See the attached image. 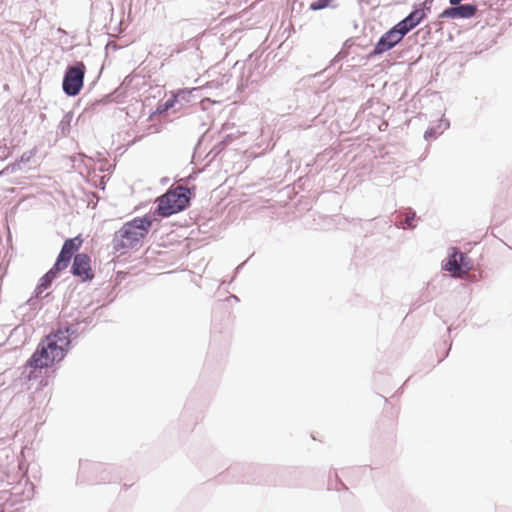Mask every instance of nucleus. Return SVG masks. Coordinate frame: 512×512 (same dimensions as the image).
Wrapping results in <instances>:
<instances>
[{
	"label": "nucleus",
	"mask_w": 512,
	"mask_h": 512,
	"mask_svg": "<svg viewBox=\"0 0 512 512\" xmlns=\"http://www.w3.org/2000/svg\"><path fill=\"white\" fill-rule=\"evenodd\" d=\"M80 326L81 322L78 319L73 323L60 324L56 331L40 341L25 366L43 369L62 361L70 349L71 341L84 332L85 329H81Z\"/></svg>",
	"instance_id": "obj_1"
},
{
	"label": "nucleus",
	"mask_w": 512,
	"mask_h": 512,
	"mask_svg": "<svg viewBox=\"0 0 512 512\" xmlns=\"http://www.w3.org/2000/svg\"><path fill=\"white\" fill-rule=\"evenodd\" d=\"M231 298H233L235 301H239V298L236 295H231Z\"/></svg>",
	"instance_id": "obj_27"
},
{
	"label": "nucleus",
	"mask_w": 512,
	"mask_h": 512,
	"mask_svg": "<svg viewBox=\"0 0 512 512\" xmlns=\"http://www.w3.org/2000/svg\"><path fill=\"white\" fill-rule=\"evenodd\" d=\"M92 320V317L88 316L83 318L82 320H79V322H81V324H85L86 326H88L89 324L92 323Z\"/></svg>",
	"instance_id": "obj_23"
},
{
	"label": "nucleus",
	"mask_w": 512,
	"mask_h": 512,
	"mask_svg": "<svg viewBox=\"0 0 512 512\" xmlns=\"http://www.w3.org/2000/svg\"><path fill=\"white\" fill-rule=\"evenodd\" d=\"M244 264H245V262H243L242 264L237 266V268L235 269V274H237L239 271H241V268L243 267Z\"/></svg>",
	"instance_id": "obj_25"
},
{
	"label": "nucleus",
	"mask_w": 512,
	"mask_h": 512,
	"mask_svg": "<svg viewBox=\"0 0 512 512\" xmlns=\"http://www.w3.org/2000/svg\"><path fill=\"white\" fill-rule=\"evenodd\" d=\"M478 7L473 3L460 4L457 6H449L440 14L439 18L443 19H469L476 15Z\"/></svg>",
	"instance_id": "obj_7"
},
{
	"label": "nucleus",
	"mask_w": 512,
	"mask_h": 512,
	"mask_svg": "<svg viewBox=\"0 0 512 512\" xmlns=\"http://www.w3.org/2000/svg\"><path fill=\"white\" fill-rule=\"evenodd\" d=\"M81 244L82 239L79 236H77L74 238L66 239L62 248L64 249V251H67L68 253H70V255L74 257L76 255L75 253L79 250Z\"/></svg>",
	"instance_id": "obj_14"
},
{
	"label": "nucleus",
	"mask_w": 512,
	"mask_h": 512,
	"mask_svg": "<svg viewBox=\"0 0 512 512\" xmlns=\"http://www.w3.org/2000/svg\"><path fill=\"white\" fill-rule=\"evenodd\" d=\"M196 89H181L178 90L177 93L173 94L174 97H177V103H180L181 106L183 103H187L190 100V96Z\"/></svg>",
	"instance_id": "obj_16"
},
{
	"label": "nucleus",
	"mask_w": 512,
	"mask_h": 512,
	"mask_svg": "<svg viewBox=\"0 0 512 512\" xmlns=\"http://www.w3.org/2000/svg\"><path fill=\"white\" fill-rule=\"evenodd\" d=\"M192 196L193 192L187 186L171 187L158 197L155 213L166 218L184 211L190 206Z\"/></svg>",
	"instance_id": "obj_4"
},
{
	"label": "nucleus",
	"mask_w": 512,
	"mask_h": 512,
	"mask_svg": "<svg viewBox=\"0 0 512 512\" xmlns=\"http://www.w3.org/2000/svg\"><path fill=\"white\" fill-rule=\"evenodd\" d=\"M58 270H54V267H51L40 279L35 287V296H40L45 290L49 289L53 283V281L59 275Z\"/></svg>",
	"instance_id": "obj_8"
},
{
	"label": "nucleus",
	"mask_w": 512,
	"mask_h": 512,
	"mask_svg": "<svg viewBox=\"0 0 512 512\" xmlns=\"http://www.w3.org/2000/svg\"><path fill=\"white\" fill-rule=\"evenodd\" d=\"M152 224L153 218L149 214L135 217L124 223L113 235V251L125 253L129 249L137 248L141 240L149 233Z\"/></svg>",
	"instance_id": "obj_2"
},
{
	"label": "nucleus",
	"mask_w": 512,
	"mask_h": 512,
	"mask_svg": "<svg viewBox=\"0 0 512 512\" xmlns=\"http://www.w3.org/2000/svg\"><path fill=\"white\" fill-rule=\"evenodd\" d=\"M450 127V122L448 119L442 117L437 121L436 125L430 126L424 133V139H435L439 135H441L445 130Z\"/></svg>",
	"instance_id": "obj_10"
},
{
	"label": "nucleus",
	"mask_w": 512,
	"mask_h": 512,
	"mask_svg": "<svg viewBox=\"0 0 512 512\" xmlns=\"http://www.w3.org/2000/svg\"><path fill=\"white\" fill-rule=\"evenodd\" d=\"M447 355H448V352H446V354H444L443 358H441V359L439 360V362H441L445 357H447Z\"/></svg>",
	"instance_id": "obj_28"
},
{
	"label": "nucleus",
	"mask_w": 512,
	"mask_h": 512,
	"mask_svg": "<svg viewBox=\"0 0 512 512\" xmlns=\"http://www.w3.org/2000/svg\"><path fill=\"white\" fill-rule=\"evenodd\" d=\"M72 257L73 256L70 255V253L64 251V249L61 248L60 253L58 254L56 261L52 267H54V270H58L59 272H61L69 266Z\"/></svg>",
	"instance_id": "obj_11"
},
{
	"label": "nucleus",
	"mask_w": 512,
	"mask_h": 512,
	"mask_svg": "<svg viewBox=\"0 0 512 512\" xmlns=\"http://www.w3.org/2000/svg\"><path fill=\"white\" fill-rule=\"evenodd\" d=\"M20 170H22V165L20 164V162L18 160H16L15 162L8 164L0 172V175H9V174H13V173H15L17 171H20Z\"/></svg>",
	"instance_id": "obj_17"
},
{
	"label": "nucleus",
	"mask_w": 512,
	"mask_h": 512,
	"mask_svg": "<svg viewBox=\"0 0 512 512\" xmlns=\"http://www.w3.org/2000/svg\"><path fill=\"white\" fill-rule=\"evenodd\" d=\"M32 157V152H24L21 157L18 159L20 164L23 166L24 164L28 163Z\"/></svg>",
	"instance_id": "obj_21"
},
{
	"label": "nucleus",
	"mask_w": 512,
	"mask_h": 512,
	"mask_svg": "<svg viewBox=\"0 0 512 512\" xmlns=\"http://www.w3.org/2000/svg\"><path fill=\"white\" fill-rule=\"evenodd\" d=\"M426 17L423 9H413L406 17L400 20L385 32L374 45L368 57L381 55L394 48L411 30L418 26Z\"/></svg>",
	"instance_id": "obj_3"
},
{
	"label": "nucleus",
	"mask_w": 512,
	"mask_h": 512,
	"mask_svg": "<svg viewBox=\"0 0 512 512\" xmlns=\"http://www.w3.org/2000/svg\"><path fill=\"white\" fill-rule=\"evenodd\" d=\"M347 56V52H344V51H340L338 52L334 58L331 60L330 62V66H334L335 64H337L338 62H340L341 60H343L345 57Z\"/></svg>",
	"instance_id": "obj_20"
},
{
	"label": "nucleus",
	"mask_w": 512,
	"mask_h": 512,
	"mask_svg": "<svg viewBox=\"0 0 512 512\" xmlns=\"http://www.w3.org/2000/svg\"><path fill=\"white\" fill-rule=\"evenodd\" d=\"M458 260H468V257L466 254L454 248L453 253H451L446 259L444 269L449 272H461V265H459Z\"/></svg>",
	"instance_id": "obj_9"
},
{
	"label": "nucleus",
	"mask_w": 512,
	"mask_h": 512,
	"mask_svg": "<svg viewBox=\"0 0 512 512\" xmlns=\"http://www.w3.org/2000/svg\"><path fill=\"white\" fill-rule=\"evenodd\" d=\"M86 66L82 61L68 65L64 71L62 89L68 97L77 96L84 85Z\"/></svg>",
	"instance_id": "obj_5"
},
{
	"label": "nucleus",
	"mask_w": 512,
	"mask_h": 512,
	"mask_svg": "<svg viewBox=\"0 0 512 512\" xmlns=\"http://www.w3.org/2000/svg\"><path fill=\"white\" fill-rule=\"evenodd\" d=\"M467 261L468 260H458L459 265H461V272L464 271L465 269H469V267L467 266Z\"/></svg>",
	"instance_id": "obj_22"
},
{
	"label": "nucleus",
	"mask_w": 512,
	"mask_h": 512,
	"mask_svg": "<svg viewBox=\"0 0 512 512\" xmlns=\"http://www.w3.org/2000/svg\"><path fill=\"white\" fill-rule=\"evenodd\" d=\"M177 104V97H174L173 95L168 98L165 102L160 103L155 111V114H162L169 109L173 108Z\"/></svg>",
	"instance_id": "obj_15"
},
{
	"label": "nucleus",
	"mask_w": 512,
	"mask_h": 512,
	"mask_svg": "<svg viewBox=\"0 0 512 512\" xmlns=\"http://www.w3.org/2000/svg\"><path fill=\"white\" fill-rule=\"evenodd\" d=\"M335 478H336V480L338 481V474H335ZM339 483H340V485H341L344 489H347V487L345 486V484H344V483H342L340 480H339Z\"/></svg>",
	"instance_id": "obj_26"
},
{
	"label": "nucleus",
	"mask_w": 512,
	"mask_h": 512,
	"mask_svg": "<svg viewBox=\"0 0 512 512\" xmlns=\"http://www.w3.org/2000/svg\"><path fill=\"white\" fill-rule=\"evenodd\" d=\"M91 259L86 253H77L73 257V263L71 267V274L81 279L82 282L91 281L94 278L93 271L91 269Z\"/></svg>",
	"instance_id": "obj_6"
},
{
	"label": "nucleus",
	"mask_w": 512,
	"mask_h": 512,
	"mask_svg": "<svg viewBox=\"0 0 512 512\" xmlns=\"http://www.w3.org/2000/svg\"><path fill=\"white\" fill-rule=\"evenodd\" d=\"M434 0H425L424 3H423V6L425 8H422L424 10V12L427 10V11H430V7H427L428 4H431Z\"/></svg>",
	"instance_id": "obj_24"
},
{
	"label": "nucleus",
	"mask_w": 512,
	"mask_h": 512,
	"mask_svg": "<svg viewBox=\"0 0 512 512\" xmlns=\"http://www.w3.org/2000/svg\"><path fill=\"white\" fill-rule=\"evenodd\" d=\"M416 218V212L412 210L411 208L407 209V211L404 214V217H402L399 221H397V225L403 229H414L415 225L413 224L414 220Z\"/></svg>",
	"instance_id": "obj_13"
},
{
	"label": "nucleus",
	"mask_w": 512,
	"mask_h": 512,
	"mask_svg": "<svg viewBox=\"0 0 512 512\" xmlns=\"http://www.w3.org/2000/svg\"><path fill=\"white\" fill-rule=\"evenodd\" d=\"M72 120L73 114L71 112L62 117L57 127V136L66 137L70 133Z\"/></svg>",
	"instance_id": "obj_12"
},
{
	"label": "nucleus",
	"mask_w": 512,
	"mask_h": 512,
	"mask_svg": "<svg viewBox=\"0 0 512 512\" xmlns=\"http://www.w3.org/2000/svg\"><path fill=\"white\" fill-rule=\"evenodd\" d=\"M332 1L333 0H316L310 4L309 9L312 11H318V10L325 9L329 6V4Z\"/></svg>",
	"instance_id": "obj_18"
},
{
	"label": "nucleus",
	"mask_w": 512,
	"mask_h": 512,
	"mask_svg": "<svg viewBox=\"0 0 512 512\" xmlns=\"http://www.w3.org/2000/svg\"><path fill=\"white\" fill-rule=\"evenodd\" d=\"M39 297L40 296H35V291H34L33 295L27 300V304L34 309H40L41 305H39V301H38Z\"/></svg>",
	"instance_id": "obj_19"
}]
</instances>
